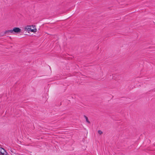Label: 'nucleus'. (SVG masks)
I'll return each mask as SVG.
<instances>
[{"instance_id":"5","label":"nucleus","mask_w":155,"mask_h":155,"mask_svg":"<svg viewBox=\"0 0 155 155\" xmlns=\"http://www.w3.org/2000/svg\"><path fill=\"white\" fill-rule=\"evenodd\" d=\"M98 134H102V132L101 130H99L98 131Z\"/></svg>"},{"instance_id":"4","label":"nucleus","mask_w":155,"mask_h":155,"mask_svg":"<svg viewBox=\"0 0 155 155\" xmlns=\"http://www.w3.org/2000/svg\"><path fill=\"white\" fill-rule=\"evenodd\" d=\"M84 117H85V119H86V121L88 123H90V122L89 121L87 117L86 116H84Z\"/></svg>"},{"instance_id":"2","label":"nucleus","mask_w":155,"mask_h":155,"mask_svg":"<svg viewBox=\"0 0 155 155\" xmlns=\"http://www.w3.org/2000/svg\"><path fill=\"white\" fill-rule=\"evenodd\" d=\"M21 31V29L15 27L13 28V30H8L5 31V33L6 34H10L13 33L14 32L15 33H19Z\"/></svg>"},{"instance_id":"3","label":"nucleus","mask_w":155,"mask_h":155,"mask_svg":"<svg viewBox=\"0 0 155 155\" xmlns=\"http://www.w3.org/2000/svg\"><path fill=\"white\" fill-rule=\"evenodd\" d=\"M0 153L3 155H7V153L5 150L4 148L2 147L0 148Z\"/></svg>"},{"instance_id":"1","label":"nucleus","mask_w":155,"mask_h":155,"mask_svg":"<svg viewBox=\"0 0 155 155\" xmlns=\"http://www.w3.org/2000/svg\"><path fill=\"white\" fill-rule=\"evenodd\" d=\"M35 27V26L33 25L32 26L27 25L25 26V30L28 31H31L32 32H35L37 31V29Z\"/></svg>"}]
</instances>
